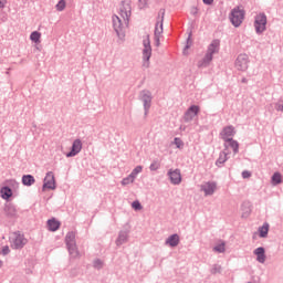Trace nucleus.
Returning <instances> with one entry per match:
<instances>
[{"mask_svg": "<svg viewBox=\"0 0 283 283\" xmlns=\"http://www.w3.org/2000/svg\"><path fill=\"white\" fill-rule=\"evenodd\" d=\"M66 2L65 0H60L57 4L55 6L57 12H63L65 10Z\"/></svg>", "mask_w": 283, "mask_h": 283, "instance_id": "31", "label": "nucleus"}, {"mask_svg": "<svg viewBox=\"0 0 283 283\" xmlns=\"http://www.w3.org/2000/svg\"><path fill=\"white\" fill-rule=\"evenodd\" d=\"M213 251L216 253H224V251H227L226 249V243L224 242H221L220 244H217L214 248H213Z\"/></svg>", "mask_w": 283, "mask_h": 283, "instance_id": "30", "label": "nucleus"}, {"mask_svg": "<svg viewBox=\"0 0 283 283\" xmlns=\"http://www.w3.org/2000/svg\"><path fill=\"white\" fill-rule=\"evenodd\" d=\"M242 83H247V78H243V80H242Z\"/></svg>", "mask_w": 283, "mask_h": 283, "instance_id": "47", "label": "nucleus"}, {"mask_svg": "<svg viewBox=\"0 0 283 283\" xmlns=\"http://www.w3.org/2000/svg\"><path fill=\"white\" fill-rule=\"evenodd\" d=\"M235 67L240 72H245V70H249V55L240 54L235 60Z\"/></svg>", "mask_w": 283, "mask_h": 283, "instance_id": "9", "label": "nucleus"}, {"mask_svg": "<svg viewBox=\"0 0 283 283\" xmlns=\"http://www.w3.org/2000/svg\"><path fill=\"white\" fill-rule=\"evenodd\" d=\"M254 255H256V260L260 262V264H264V262H266V254L263 247L256 248L254 250Z\"/></svg>", "mask_w": 283, "mask_h": 283, "instance_id": "17", "label": "nucleus"}, {"mask_svg": "<svg viewBox=\"0 0 283 283\" xmlns=\"http://www.w3.org/2000/svg\"><path fill=\"white\" fill-rule=\"evenodd\" d=\"M227 156H229V151L223 150L222 153H220V156L216 161L217 167H220V165H224L226 160H228Z\"/></svg>", "mask_w": 283, "mask_h": 283, "instance_id": "21", "label": "nucleus"}, {"mask_svg": "<svg viewBox=\"0 0 283 283\" xmlns=\"http://www.w3.org/2000/svg\"><path fill=\"white\" fill-rule=\"evenodd\" d=\"M46 224H48L49 231H59V229H61V221H59L54 218L49 219Z\"/></svg>", "mask_w": 283, "mask_h": 283, "instance_id": "18", "label": "nucleus"}, {"mask_svg": "<svg viewBox=\"0 0 283 283\" xmlns=\"http://www.w3.org/2000/svg\"><path fill=\"white\" fill-rule=\"evenodd\" d=\"M203 3H206V6H211V3H213V0H203Z\"/></svg>", "mask_w": 283, "mask_h": 283, "instance_id": "44", "label": "nucleus"}, {"mask_svg": "<svg viewBox=\"0 0 283 283\" xmlns=\"http://www.w3.org/2000/svg\"><path fill=\"white\" fill-rule=\"evenodd\" d=\"M254 28H255L256 34H262V32L266 30V14L260 13L259 15L255 17Z\"/></svg>", "mask_w": 283, "mask_h": 283, "instance_id": "6", "label": "nucleus"}, {"mask_svg": "<svg viewBox=\"0 0 283 283\" xmlns=\"http://www.w3.org/2000/svg\"><path fill=\"white\" fill-rule=\"evenodd\" d=\"M195 11H193V14H196L197 12H198V9H193Z\"/></svg>", "mask_w": 283, "mask_h": 283, "instance_id": "46", "label": "nucleus"}, {"mask_svg": "<svg viewBox=\"0 0 283 283\" xmlns=\"http://www.w3.org/2000/svg\"><path fill=\"white\" fill-rule=\"evenodd\" d=\"M69 249V253L72 258H80L81 253H78V248H76V243H73L71 245H66Z\"/></svg>", "mask_w": 283, "mask_h": 283, "instance_id": "20", "label": "nucleus"}, {"mask_svg": "<svg viewBox=\"0 0 283 283\" xmlns=\"http://www.w3.org/2000/svg\"><path fill=\"white\" fill-rule=\"evenodd\" d=\"M260 238H266L269 235V223H263L262 227L259 228Z\"/></svg>", "mask_w": 283, "mask_h": 283, "instance_id": "26", "label": "nucleus"}, {"mask_svg": "<svg viewBox=\"0 0 283 283\" xmlns=\"http://www.w3.org/2000/svg\"><path fill=\"white\" fill-rule=\"evenodd\" d=\"M0 266H3V262L2 261H0Z\"/></svg>", "mask_w": 283, "mask_h": 283, "instance_id": "48", "label": "nucleus"}, {"mask_svg": "<svg viewBox=\"0 0 283 283\" xmlns=\"http://www.w3.org/2000/svg\"><path fill=\"white\" fill-rule=\"evenodd\" d=\"M94 269H103V261L99 259L95 260L93 263Z\"/></svg>", "mask_w": 283, "mask_h": 283, "instance_id": "38", "label": "nucleus"}, {"mask_svg": "<svg viewBox=\"0 0 283 283\" xmlns=\"http://www.w3.org/2000/svg\"><path fill=\"white\" fill-rule=\"evenodd\" d=\"M132 207L135 211H142L143 209V205H140V201L138 200L133 201Z\"/></svg>", "mask_w": 283, "mask_h": 283, "instance_id": "34", "label": "nucleus"}, {"mask_svg": "<svg viewBox=\"0 0 283 283\" xmlns=\"http://www.w3.org/2000/svg\"><path fill=\"white\" fill-rule=\"evenodd\" d=\"M129 17H132V1L124 0L119 4L117 14L113 17V28L117 36H125V29L129 25Z\"/></svg>", "mask_w": 283, "mask_h": 283, "instance_id": "1", "label": "nucleus"}, {"mask_svg": "<svg viewBox=\"0 0 283 283\" xmlns=\"http://www.w3.org/2000/svg\"><path fill=\"white\" fill-rule=\"evenodd\" d=\"M198 114H200V106L191 105L184 115L185 123H191V120H193Z\"/></svg>", "mask_w": 283, "mask_h": 283, "instance_id": "8", "label": "nucleus"}, {"mask_svg": "<svg viewBox=\"0 0 283 283\" xmlns=\"http://www.w3.org/2000/svg\"><path fill=\"white\" fill-rule=\"evenodd\" d=\"M10 244L11 249L21 250L25 244H28V239H25V234L17 231L12 233Z\"/></svg>", "mask_w": 283, "mask_h": 283, "instance_id": "3", "label": "nucleus"}, {"mask_svg": "<svg viewBox=\"0 0 283 283\" xmlns=\"http://www.w3.org/2000/svg\"><path fill=\"white\" fill-rule=\"evenodd\" d=\"M140 171H143V166H137L133 169L130 176L134 177L136 179V176H138V174H140Z\"/></svg>", "mask_w": 283, "mask_h": 283, "instance_id": "35", "label": "nucleus"}, {"mask_svg": "<svg viewBox=\"0 0 283 283\" xmlns=\"http://www.w3.org/2000/svg\"><path fill=\"white\" fill-rule=\"evenodd\" d=\"M242 178L247 179V178H251V172L249 170H244L242 172Z\"/></svg>", "mask_w": 283, "mask_h": 283, "instance_id": "40", "label": "nucleus"}, {"mask_svg": "<svg viewBox=\"0 0 283 283\" xmlns=\"http://www.w3.org/2000/svg\"><path fill=\"white\" fill-rule=\"evenodd\" d=\"M43 189H56V180L54 179V172L49 171L44 178Z\"/></svg>", "mask_w": 283, "mask_h": 283, "instance_id": "11", "label": "nucleus"}, {"mask_svg": "<svg viewBox=\"0 0 283 283\" xmlns=\"http://www.w3.org/2000/svg\"><path fill=\"white\" fill-rule=\"evenodd\" d=\"M218 52H220V40H212L205 57L198 62V67H207L213 61V54Z\"/></svg>", "mask_w": 283, "mask_h": 283, "instance_id": "2", "label": "nucleus"}, {"mask_svg": "<svg viewBox=\"0 0 283 283\" xmlns=\"http://www.w3.org/2000/svg\"><path fill=\"white\" fill-rule=\"evenodd\" d=\"M222 140H231L235 136V127L233 126H226L222 132L220 133Z\"/></svg>", "mask_w": 283, "mask_h": 283, "instance_id": "12", "label": "nucleus"}, {"mask_svg": "<svg viewBox=\"0 0 283 283\" xmlns=\"http://www.w3.org/2000/svg\"><path fill=\"white\" fill-rule=\"evenodd\" d=\"M166 244L169 247H178L180 244V237L178 234H171L167 240Z\"/></svg>", "mask_w": 283, "mask_h": 283, "instance_id": "19", "label": "nucleus"}, {"mask_svg": "<svg viewBox=\"0 0 283 283\" xmlns=\"http://www.w3.org/2000/svg\"><path fill=\"white\" fill-rule=\"evenodd\" d=\"M143 45L144 67H149V59H151V41L149 40V35H146L143 41Z\"/></svg>", "mask_w": 283, "mask_h": 283, "instance_id": "5", "label": "nucleus"}, {"mask_svg": "<svg viewBox=\"0 0 283 283\" xmlns=\"http://www.w3.org/2000/svg\"><path fill=\"white\" fill-rule=\"evenodd\" d=\"M0 193L3 200H9V198H12V189H10V187L1 188Z\"/></svg>", "mask_w": 283, "mask_h": 283, "instance_id": "22", "label": "nucleus"}, {"mask_svg": "<svg viewBox=\"0 0 283 283\" xmlns=\"http://www.w3.org/2000/svg\"><path fill=\"white\" fill-rule=\"evenodd\" d=\"M65 243H66V247L71 244H76V233L69 232L65 237Z\"/></svg>", "mask_w": 283, "mask_h": 283, "instance_id": "23", "label": "nucleus"}, {"mask_svg": "<svg viewBox=\"0 0 283 283\" xmlns=\"http://www.w3.org/2000/svg\"><path fill=\"white\" fill-rule=\"evenodd\" d=\"M168 176L172 185H180V182H182V175L180 174V169H170L168 171Z\"/></svg>", "mask_w": 283, "mask_h": 283, "instance_id": "14", "label": "nucleus"}, {"mask_svg": "<svg viewBox=\"0 0 283 283\" xmlns=\"http://www.w3.org/2000/svg\"><path fill=\"white\" fill-rule=\"evenodd\" d=\"M174 145H176L177 149H182V147H185V143L179 137H175Z\"/></svg>", "mask_w": 283, "mask_h": 283, "instance_id": "32", "label": "nucleus"}, {"mask_svg": "<svg viewBox=\"0 0 283 283\" xmlns=\"http://www.w3.org/2000/svg\"><path fill=\"white\" fill-rule=\"evenodd\" d=\"M125 242H127V231H122L116 240V244L120 247V244H125Z\"/></svg>", "mask_w": 283, "mask_h": 283, "instance_id": "27", "label": "nucleus"}, {"mask_svg": "<svg viewBox=\"0 0 283 283\" xmlns=\"http://www.w3.org/2000/svg\"><path fill=\"white\" fill-rule=\"evenodd\" d=\"M0 8H6V0H0Z\"/></svg>", "mask_w": 283, "mask_h": 283, "instance_id": "45", "label": "nucleus"}, {"mask_svg": "<svg viewBox=\"0 0 283 283\" xmlns=\"http://www.w3.org/2000/svg\"><path fill=\"white\" fill-rule=\"evenodd\" d=\"M155 43L157 48L160 45V35H155Z\"/></svg>", "mask_w": 283, "mask_h": 283, "instance_id": "42", "label": "nucleus"}, {"mask_svg": "<svg viewBox=\"0 0 283 283\" xmlns=\"http://www.w3.org/2000/svg\"><path fill=\"white\" fill-rule=\"evenodd\" d=\"M190 39H191V36L188 38L187 44H186V46H185V49H184V54H185V56H187V50H189V48H191V44L189 43Z\"/></svg>", "mask_w": 283, "mask_h": 283, "instance_id": "39", "label": "nucleus"}, {"mask_svg": "<svg viewBox=\"0 0 283 283\" xmlns=\"http://www.w3.org/2000/svg\"><path fill=\"white\" fill-rule=\"evenodd\" d=\"M216 189H218V186L213 181H208L201 185V191L205 192V196H213V193H216Z\"/></svg>", "mask_w": 283, "mask_h": 283, "instance_id": "15", "label": "nucleus"}, {"mask_svg": "<svg viewBox=\"0 0 283 283\" xmlns=\"http://www.w3.org/2000/svg\"><path fill=\"white\" fill-rule=\"evenodd\" d=\"M230 21L234 28H240L242 21H244V9L242 7H235L230 14Z\"/></svg>", "mask_w": 283, "mask_h": 283, "instance_id": "4", "label": "nucleus"}, {"mask_svg": "<svg viewBox=\"0 0 283 283\" xmlns=\"http://www.w3.org/2000/svg\"><path fill=\"white\" fill-rule=\"evenodd\" d=\"M30 39L33 41V43H41V33H39V31H33Z\"/></svg>", "mask_w": 283, "mask_h": 283, "instance_id": "28", "label": "nucleus"}, {"mask_svg": "<svg viewBox=\"0 0 283 283\" xmlns=\"http://www.w3.org/2000/svg\"><path fill=\"white\" fill-rule=\"evenodd\" d=\"M276 109H277V112H283V103H277Z\"/></svg>", "mask_w": 283, "mask_h": 283, "instance_id": "43", "label": "nucleus"}, {"mask_svg": "<svg viewBox=\"0 0 283 283\" xmlns=\"http://www.w3.org/2000/svg\"><path fill=\"white\" fill-rule=\"evenodd\" d=\"M282 182V174L274 172L272 176V185H280Z\"/></svg>", "mask_w": 283, "mask_h": 283, "instance_id": "29", "label": "nucleus"}, {"mask_svg": "<svg viewBox=\"0 0 283 283\" xmlns=\"http://www.w3.org/2000/svg\"><path fill=\"white\" fill-rule=\"evenodd\" d=\"M2 253H3L4 255H8V253H10V247H8V245L3 247V248H2Z\"/></svg>", "mask_w": 283, "mask_h": 283, "instance_id": "41", "label": "nucleus"}, {"mask_svg": "<svg viewBox=\"0 0 283 283\" xmlns=\"http://www.w3.org/2000/svg\"><path fill=\"white\" fill-rule=\"evenodd\" d=\"M150 171H158V169H160V163L158 161H154L150 167H149Z\"/></svg>", "mask_w": 283, "mask_h": 283, "instance_id": "36", "label": "nucleus"}, {"mask_svg": "<svg viewBox=\"0 0 283 283\" xmlns=\"http://www.w3.org/2000/svg\"><path fill=\"white\" fill-rule=\"evenodd\" d=\"M151 92L147 90L142 91L139 94V99L142 101V103H144L145 116L149 114V108L151 107Z\"/></svg>", "mask_w": 283, "mask_h": 283, "instance_id": "7", "label": "nucleus"}, {"mask_svg": "<svg viewBox=\"0 0 283 283\" xmlns=\"http://www.w3.org/2000/svg\"><path fill=\"white\" fill-rule=\"evenodd\" d=\"M4 212L7 216H9V218H14L17 216V208L12 205H8L4 208Z\"/></svg>", "mask_w": 283, "mask_h": 283, "instance_id": "24", "label": "nucleus"}, {"mask_svg": "<svg viewBox=\"0 0 283 283\" xmlns=\"http://www.w3.org/2000/svg\"><path fill=\"white\" fill-rule=\"evenodd\" d=\"M81 149H83V143L81 142V139H75L73 142L71 151L66 154L67 158H72L77 154H81Z\"/></svg>", "mask_w": 283, "mask_h": 283, "instance_id": "13", "label": "nucleus"}, {"mask_svg": "<svg viewBox=\"0 0 283 283\" xmlns=\"http://www.w3.org/2000/svg\"><path fill=\"white\" fill-rule=\"evenodd\" d=\"M221 271H222V266L216 264V265H213V268H212V270H211V273H212L213 275H216V273H220Z\"/></svg>", "mask_w": 283, "mask_h": 283, "instance_id": "37", "label": "nucleus"}, {"mask_svg": "<svg viewBox=\"0 0 283 283\" xmlns=\"http://www.w3.org/2000/svg\"><path fill=\"white\" fill-rule=\"evenodd\" d=\"M224 147H226V151L229 149V147H231V149L233 150V154H238V151H240V144L238 143V140H234L233 138L226 140Z\"/></svg>", "mask_w": 283, "mask_h": 283, "instance_id": "16", "label": "nucleus"}, {"mask_svg": "<svg viewBox=\"0 0 283 283\" xmlns=\"http://www.w3.org/2000/svg\"><path fill=\"white\" fill-rule=\"evenodd\" d=\"M163 21H165V9H160L157 17V23L155 25V36L163 34Z\"/></svg>", "mask_w": 283, "mask_h": 283, "instance_id": "10", "label": "nucleus"}, {"mask_svg": "<svg viewBox=\"0 0 283 283\" xmlns=\"http://www.w3.org/2000/svg\"><path fill=\"white\" fill-rule=\"evenodd\" d=\"M134 180H136V179L130 175L122 180V185L124 187L127 185H132V182H134Z\"/></svg>", "mask_w": 283, "mask_h": 283, "instance_id": "33", "label": "nucleus"}, {"mask_svg": "<svg viewBox=\"0 0 283 283\" xmlns=\"http://www.w3.org/2000/svg\"><path fill=\"white\" fill-rule=\"evenodd\" d=\"M34 177L32 175H24L22 177V184L25 186V187H32V184L34 182Z\"/></svg>", "mask_w": 283, "mask_h": 283, "instance_id": "25", "label": "nucleus"}]
</instances>
